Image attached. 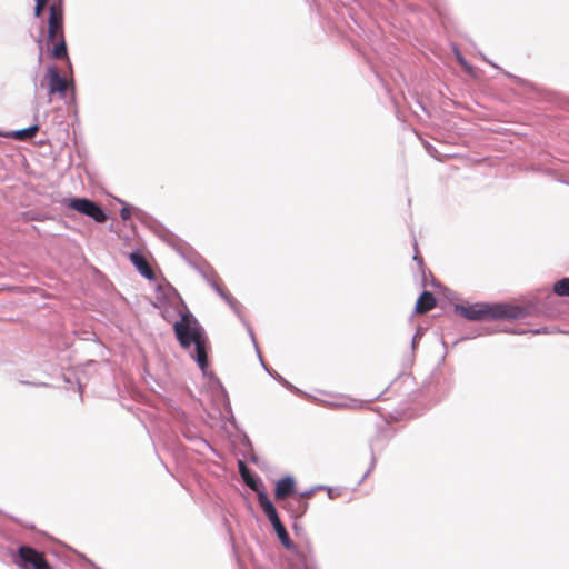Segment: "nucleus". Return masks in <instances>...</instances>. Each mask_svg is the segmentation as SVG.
Returning a JSON list of instances; mask_svg holds the SVG:
<instances>
[{"label":"nucleus","instance_id":"nucleus-1","mask_svg":"<svg viewBox=\"0 0 569 569\" xmlns=\"http://www.w3.org/2000/svg\"><path fill=\"white\" fill-rule=\"evenodd\" d=\"M456 311L471 321L516 320L523 318L526 311L522 307L511 303H483L457 306Z\"/></svg>","mask_w":569,"mask_h":569},{"label":"nucleus","instance_id":"nucleus-2","mask_svg":"<svg viewBox=\"0 0 569 569\" xmlns=\"http://www.w3.org/2000/svg\"><path fill=\"white\" fill-rule=\"evenodd\" d=\"M48 42L53 44L51 56L54 59H68L63 30V0H53L49 7Z\"/></svg>","mask_w":569,"mask_h":569},{"label":"nucleus","instance_id":"nucleus-3","mask_svg":"<svg viewBox=\"0 0 569 569\" xmlns=\"http://www.w3.org/2000/svg\"><path fill=\"white\" fill-rule=\"evenodd\" d=\"M173 331L180 346L184 349L190 348L192 342L204 335L198 320L190 313H183L179 321L173 325Z\"/></svg>","mask_w":569,"mask_h":569},{"label":"nucleus","instance_id":"nucleus-4","mask_svg":"<svg viewBox=\"0 0 569 569\" xmlns=\"http://www.w3.org/2000/svg\"><path fill=\"white\" fill-rule=\"evenodd\" d=\"M62 203L66 207L91 218L98 223H103L108 219L103 209L98 203L87 198H69L64 199Z\"/></svg>","mask_w":569,"mask_h":569},{"label":"nucleus","instance_id":"nucleus-5","mask_svg":"<svg viewBox=\"0 0 569 569\" xmlns=\"http://www.w3.org/2000/svg\"><path fill=\"white\" fill-rule=\"evenodd\" d=\"M17 563L21 569H52L44 555L29 546H21L18 549Z\"/></svg>","mask_w":569,"mask_h":569},{"label":"nucleus","instance_id":"nucleus-6","mask_svg":"<svg viewBox=\"0 0 569 569\" xmlns=\"http://www.w3.org/2000/svg\"><path fill=\"white\" fill-rule=\"evenodd\" d=\"M292 566L296 569H311L315 565L313 550L309 545H291Z\"/></svg>","mask_w":569,"mask_h":569},{"label":"nucleus","instance_id":"nucleus-7","mask_svg":"<svg viewBox=\"0 0 569 569\" xmlns=\"http://www.w3.org/2000/svg\"><path fill=\"white\" fill-rule=\"evenodd\" d=\"M47 77L49 79L48 102L52 101V96L56 93L64 97L68 89V81L66 78L60 76L58 69L54 66L48 67Z\"/></svg>","mask_w":569,"mask_h":569},{"label":"nucleus","instance_id":"nucleus-8","mask_svg":"<svg viewBox=\"0 0 569 569\" xmlns=\"http://www.w3.org/2000/svg\"><path fill=\"white\" fill-rule=\"evenodd\" d=\"M258 501L264 515L267 516V518L269 519L273 527L282 523L280 521V518L274 506L272 505V502L264 492H258Z\"/></svg>","mask_w":569,"mask_h":569},{"label":"nucleus","instance_id":"nucleus-9","mask_svg":"<svg viewBox=\"0 0 569 569\" xmlns=\"http://www.w3.org/2000/svg\"><path fill=\"white\" fill-rule=\"evenodd\" d=\"M130 261L137 268V270L147 279L152 280L154 278V272L150 267L147 259L140 254L139 252H132L130 254Z\"/></svg>","mask_w":569,"mask_h":569},{"label":"nucleus","instance_id":"nucleus-10","mask_svg":"<svg viewBox=\"0 0 569 569\" xmlns=\"http://www.w3.org/2000/svg\"><path fill=\"white\" fill-rule=\"evenodd\" d=\"M295 491V480L291 477L280 479L276 485L274 497L276 500H284L290 497Z\"/></svg>","mask_w":569,"mask_h":569},{"label":"nucleus","instance_id":"nucleus-11","mask_svg":"<svg viewBox=\"0 0 569 569\" xmlns=\"http://www.w3.org/2000/svg\"><path fill=\"white\" fill-rule=\"evenodd\" d=\"M436 305L437 300L433 293L430 291H423L416 302L415 311L418 315H423L432 310L436 307Z\"/></svg>","mask_w":569,"mask_h":569},{"label":"nucleus","instance_id":"nucleus-12","mask_svg":"<svg viewBox=\"0 0 569 569\" xmlns=\"http://www.w3.org/2000/svg\"><path fill=\"white\" fill-rule=\"evenodd\" d=\"M192 343L196 346V356L194 359L199 367L204 370L208 365V356H207V337L206 333L194 340Z\"/></svg>","mask_w":569,"mask_h":569},{"label":"nucleus","instance_id":"nucleus-13","mask_svg":"<svg viewBox=\"0 0 569 569\" xmlns=\"http://www.w3.org/2000/svg\"><path fill=\"white\" fill-rule=\"evenodd\" d=\"M238 467H239V472L243 479V481L246 482V485L257 491V492H260L259 491V486H258V481L257 479L251 475L249 468L247 467V465L243 462V461H239L238 463Z\"/></svg>","mask_w":569,"mask_h":569},{"label":"nucleus","instance_id":"nucleus-14","mask_svg":"<svg viewBox=\"0 0 569 569\" xmlns=\"http://www.w3.org/2000/svg\"><path fill=\"white\" fill-rule=\"evenodd\" d=\"M38 131L39 127L34 124L26 129L12 131L8 136L18 141H26L32 139L38 133Z\"/></svg>","mask_w":569,"mask_h":569},{"label":"nucleus","instance_id":"nucleus-15","mask_svg":"<svg viewBox=\"0 0 569 569\" xmlns=\"http://www.w3.org/2000/svg\"><path fill=\"white\" fill-rule=\"evenodd\" d=\"M283 508L292 510L295 517H299L303 515L307 510V503L300 497H295L291 500L287 501Z\"/></svg>","mask_w":569,"mask_h":569},{"label":"nucleus","instance_id":"nucleus-16","mask_svg":"<svg viewBox=\"0 0 569 569\" xmlns=\"http://www.w3.org/2000/svg\"><path fill=\"white\" fill-rule=\"evenodd\" d=\"M279 540L281 541V543L287 548V549H291V540H290V537L286 530V527L280 523L278 526H274L273 527Z\"/></svg>","mask_w":569,"mask_h":569},{"label":"nucleus","instance_id":"nucleus-17","mask_svg":"<svg viewBox=\"0 0 569 569\" xmlns=\"http://www.w3.org/2000/svg\"><path fill=\"white\" fill-rule=\"evenodd\" d=\"M553 291L558 296L569 297V278H563L557 281L553 286Z\"/></svg>","mask_w":569,"mask_h":569},{"label":"nucleus","instance_id":"nucleus-18","mask_svg":"<svg viewBox=\"0 0 569 569\" xmlns=\"http://www.w3.org/2000/svg\"><path fill=\"white\" fill-rule=\"evenodd\" d=\"M456 58L466 72L472 73L473 68L467 62L459 51H456Z\"/></svg>","mask_w":569,"mask_h":569},{"label":"nucleus","instance_id":"nucleus-19","mask_svg":"<svg viewBox=\"0 0 569 569\" xmlns=\"http://www.w3.org/2000/svg\"><path fill=\"white\" fill-rule=\"evenodd\" d=\"M48 4V0H36L34 4V17L40 18L43 13L44 8Z\"/></svg>","mask_w":569,"mask_h":569},{"label":"nucleus","instance_id":"nucleus-20","mask_svg":"<svg viewBox=\"0 0 569 569\" xmlns=\"http://www.w3.org/2000/svg\"><path fill=\"white\" fill-rule=\"evenodd\" d=\"M120 217L122 220H128L131 217V210L129 208H122L120 210Z\"/></svg>","mask_w":569,"mask_h":569},{"label":"nucleus","instance_id":"nucleus-21","mask_svg":"<svg viewBox=\"0 0 569 569\" xmlns=\"http://www.w3.org/2000/svg\"><path fill=\"white\" fill-rule=\"evenodd\" d=\"M415 260H417L419 263L422 262V259L421 258H418L417 256L415 257Z\"/></svg>","mask_w":569,"mask_h":569}]
</instances>
